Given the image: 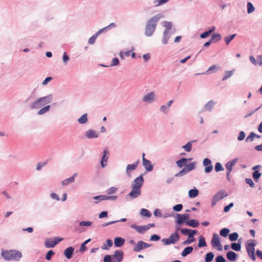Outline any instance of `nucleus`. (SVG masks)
Returning a JSON list of instances; mask_svg holds the SVG:
<instances>
[{
  "label": "nucleus",
  "mask_w": 262,
  "mask_h": 262,
  "mask_svg": "<svg viewBox=\"0 0 262 262\" xmlns=\"http://www.w3.org/2000/svg\"><path fill=\"white\" fill-rule=\"evenodd\" d=\"M164 17V13L160 12L148 19L145 25V35L147 37L151 36L156 30L158 21Z\"/></svg>",
  "instance_id": "nucleus-1"
},
{
  "label": "nucleus",
  "mask_w": 262,
  "mask_h": 262,
  "mask_svg": "<svg viewBox=\"0 0 262 262\" xmlns=\"http://www.w3.org/2000/svg\"><path fill=\"white\" fill-rule=\"evenodd\" d=\"M1 254L6 260H19L22 257L21 253L15 250H2Z\"/></svg>",
  "instance_id": "nucleus-2"
},
{
  "label": "nucleus",
  "mask_w": 262,
  "mask_h": 262,
  "mask_svg": "<svg viewBox=\"0 0 262 262\" xmlns=\"http://www.w3.org/2000/svg\"><path fill=\"white\" fill-rule=\"evenodd\" d=\"M162 24L165 29L163 33L162 41L163 44L166 45L170 37V34L168 35V33H170V30L171 29L173 24L171 21H163Z\"/></svg>",
  "instance_id": "nucleus-3"
},
{
  "label": "nucleus",
  "mask_w": 262,
  "mask_h": 262,
  "mask_svg": "<svg viewBox=\"0 0 262 262\" xmlns=\"http://www.w3.org/2000/svg\"><path fill=\"white\" fill-rule=\"evenodd\" d=\"M256 245L255 241L252 239L250 241V243H248L246 246V250L249 256L251 258L252 260H255V256L254 255L255 248L254 247Z\"/></svg>",
  "instance_id": "nucleus-4"
},
{
  "label": "nucleus",
  "mask_w": 262,
  "mask_h": 262,
  "mask_svg": "<svg viewBox=\"0 0 262 262\" xmlns=\"http://www.w3.org/2000/svg\"><path fill=\"white\" fill-rule=\"evenodd\" d=\"M180 239V235L177 232L172 233L168 238H163L162 241L165 245H169L171 244H175Z\"/></svg>",
  "instance_id": "nucleus-5"
},
{
  "label": "nucleus",
  "mask_w": 262,
  "mask_h": 262,
  "mask_svg": "<svg viewBox=\"0 0 262 262\" xmlns=\"http://www.w3.org/2000/svg\"><path fill=\"white\" fill-rule=\"evenodd\" d=\"M227 193L224 190H221L219 191L217 193H216L212 201V205L214 206L215 205L216 202L224 198L225 197L227 196Z\"/></svg>",
  "instance_id": "nucleus-6"
},
{
  "label": "nucleus",
  "mask_w": 262,
  "mask_h": 262,
  "mask_svg": "<svg viewBox=\"0 0 262 262\" xmlns=\"http://www.w3.org/2000/svg\"><path fill=\"white\" fill-rule=\"evenodd\" d=\"M211 245L214 248H217L219 250H222V245L220 243L219 236L217 234H213V237L211 240Z\"/></svg>",
  "instance_id": "nucleus-7"
},
{
  "label": "nucleus",
  "mask_w": 262,
  "mask_h": 262,
  "mask_svg": "<svg viewBox=\"0 0 262 262\" xmlns=\"http://www.w3.org/2000/svg\"><path fill=\"white\" fill-rule=\"evenodd\" d=\"M123 258V252L122 250H116L112 255L113 262H121Z\"/></svg>",
  "instance_id": "nucleus-8"
},
{
  "label": "nucleus",
  "mask_w": 262,
  "mask_h": 262,
  "mask_svg": "<svg viewBox=\"0 0 262 262\" xmlns=\"http://www.w3.org/2000/svg\"><path fill=\"white\" fill-rule=\"evenodd\" d=\"M42 106L39 98H37L29 105L28 108L31 110H38Z\"/></svg>",
  "instance_id": "nucleus-9"
},
{
  "label": "nucleus",
  "mask_w": 262,
  "mask_h": 262,
  "mask_svg": "<svg viewBox=\"0 0 262 262\" xmlns=\"http://www.w3.org/2000/svg\"><path fill=\"white\" fill-rule=\"evenodd\" d=\"M143 181L144 180L142 176H141L138 177L134 181L132 187L135 188L140 189L141 186L143 185Z\"/></svg>",
  "instance_id": "nucleus-10"
},
{
  "label": "nucleus",
  "mask_w": 262,
  "mask_h": 262,
  "mask_svg": "<svg viewBox=\"0 0 262 262\" xmlns=\"http://www.w3.org/2000/svg\"><path fill=\"white\" fill-rule=\"evenodd\" d=\"M42 106L47 105V104L50 103L53 100V97L52 94H49L47 96L38 98Z\"/></svg>",
  "instance_id": "nucleus-11"
},
{
  "label": "nucleus",
  "mask_w": 262,
  "mask_h": 262,
  "mask_svg": "<svg viewBox=\"0 0 262 262\" xmlns=\"http://www.w3.org/2000/svg\"><path fill=\"white\" fill-rule=\"evenodd\" d=\"M149 245L143 241H139L134 247L133 250L136 252H139L143 249L148 247Z\"/></svg>",
  "instance_id": "nucleus-12"
},
{
  "label": "nucleus",
  "mask_w": 262,
  "mask_h": 262,
  "mask_svg": "<svg viewBox=\"0 0 262 262\" xmlns=\"http://www.w3.org/2000/svg\"><path fill=\"white\" fill-rule=\"evenodd\" d=\"M155 93L153 92H151L146 95H145L143 97V101L147 103H151L152 102L155 101Z\"/></svg>",
  "instance_id": "nucleus-13"
},
{
  "label": "nucleus",
  "mask_w": 262,
  "mask_h": 262,
  "mask_svg": "<svg viewBox=\"0 0 262 262\" xmlns=\"http://www.w3.org/2000/svg\"><path fill=\"white\" fill-rule=\"evenodd\" d=\"M203 165L205 167V171L209 173L213 169V166L211 165V161L208 158H205L203 161Z\"/></svg>",
  "instance_id": "nucleus-14"
},
{
  "label": "nucleus",
  "mask_w": 262,
  "mask_h": 262,
  "mask_svg": "<svg viewBox=\"0 0 262 262\" xmlns=\"http://www.w3.org/2000/svg\"><path fill=\"white\" fill-rule=\"evenodd\" d=\"M189 215L188 214H178L177 217V222L178 224H181L183 222H186L188 220Z\"/></svg>",
  "instance_id": "nucleus-15"
},
{
  "label": "nucleus",
  "mask_w": 262,
  "mask_h": 262,
  "mask_svg": "<svg viewBox=\"0 0 262 262\" xmlns=\"http://www.w3.org/2000/svg\"><path fill=\"white\" fill-rule=\"evenodd\" d=\"M182 233L184 235H187L188 238H193L194 234H196V231L194 230H190L187 229H182L181 230Z\"/></svg>",
  "instance_id": "nucleus-16"
},
{
  "label": "nucleus",
  "mask_w": 262,
  "mask_h": 262,
  "mask_svg": "<svg viewBox=\"0 0 262 262\" xmlns=\"http://www.w3.org/2000/svg\"><path fill=\"white\" fill-rule=\"evenodd\" d=\"M131 227L135 229L138 232L142 233L144 231L148 230L149 229V227L148 226H139L135 225H131Z\"/></svg>",
  "instance_id": "nucleus-17"
},
{
  "label": "nucleus",
  "mask_w": 262,
  "mask_h": 262,
  "mask_svg": "<svg viewBox=\"0 0 262 262\" xmlns=\"http://www.w3.org/2000/svg\"><path fill=\"white\" fill-rule=\"evenodd\" d=\"M141 194V189L132 187L131 191L128 194L132 199L137 198Z\"/></svg>",
  "instance_id": "nucleus-18"
},
{
  "label": "nucleus",
  "mask_w": 262,
  "mask_h": 262,
  "mask_svg": "<svg viewBox=\"0 0 262 262\" xmlns=\"http://www.w3.org/2000/svg\"><path fill=\"white\" fill-rule=\"evenodd\" d=\"M142 162L143 165L147 171H150L152 170L153 166L151 164V162L149 160L146 159L145 158H143Z\"/></svg>",
  "instance_id": "nucleus-19"
},
{
  "label": "nucleus",
  "mask_w": 262,
  "mask_h": 262,
  "mask_svg": "<svg viewBox=\"0 0 262 262\" xmlns=\"http://www.w3.org/2000/svg\"><path fill=\"white\" fill-rule=\"evenodd\" d=\"M117 196H116V195L108 196V195H101L96 196L93 198L94 199H99V200H115L117 199Z\"/></svg>",
  "instance_id": "nucleus-20"
},
{
  "label": "nucleus",
  "mask_w": 262,
  "mask_h": 262,
  "mask_svg": "<svg viewBox=\"0 0 262 262\" xmlns=\"http://www.w3.org/2000/svg\"><path fill=\"white\" fill-rule=\"evenodd\" d=\"M215 103H216L213 100H211L209 101L204 106L203 110H204L205 111H208L210 112L213 109Z\"/></svg>",
  "instance_id": "nucleus-21"
},
{
  "label": "nucleus",
  "mask_w": 262,
  "mask_h": 262,
  "mask_svg": "<svg viewBox=\"0 0 262 262\" xmlns=\"http://www.w3.org/2000/svg\"><path fill=\"white\" fill-rule=\"evenodd\" d=\"M139 163V161H138L134 164H129L127 166L126 171V173L128 176H130L129 173L131 171H133L136 169Z\"/></svg>",
  "instance_id": "nucleus-22"
},
{
  "label": "nucleus",
  "mask_w": 262,
  "mask_h": 262,
  "mask_svg": "<svg viewBox=\"0 0 262 262\" xmlns=\"http://www.w3.org/2000/svg\"><path fill=\"white\" fill-rule=\"evenodd\" d=\"M74 249L72 247L67 248L64 251V254L68 259H70L73 255Z\"/></svg>",
  "instance_id": "nucleus-23"
},
{
  "label": "nucleus",
  "mask_w": 262,
  "mask_h": 262,
  "mask_svg": "<svg viewBox=\"0 0 262 262\" xmlns=\"http://www.w3.org/2000/svg\"><path fill=\"white\" fill-rule=\"evenodd\" d=\"M85 135L88 138H94L98 137L97 133L95 130L91 129L87 130Z\"/></svg>",
  "instance_id": "nucleus-24"
},
{
  "label": "nucleus",
  "mask_w": 262,
  "mask_h": 262,
  "mask_svg": "<svg viewBox=\"0 0 262 262\" xmlns=\"http://www.w3.org/2000/svg\"><path fill=\"white\" fill-rule=\"evenodd\" d=\"M125 243V239L122 237H116L114 239V244L116 247H121Z\"/></svg>",
  "instance_id": "nucleus-25"
},
{
  "label": "nucleus",
  "mask_w": 262,
  "mask_h": 262,
  "mask_svg": "<svg viewBox=\"0 0 262 262\" xmlns=\"http://www.w3.org/2000/svg\"><path fill=\"white\" fill-rule=\"evenodd\" d=\"M76 173H75L72 177L62 181L61 182V185L62 186H66L71 183H73L75 180V177L76 176Z\"/></svg>",
  "instance_id": "nucleus-26"
},
{
  "label": "nucleus",
  "mask_w": 262,
  "mask_h": 262,
  "mask_svg": "<svg viewBox=\"0 0 262 262\" xmlns=\"http://www.w3.org/2000/svg\"><path fill=\"white\" fill-rule=\"evenodd\" d=\"M236 160H233L232 161L228 162L226 164V168L227 169V172H228V173H231L233 166L236 163Z\"/></svg>",
  "instance_id": "nucleus-27"
},
{
  "label": "nucleus",
  "mask_w": 262,
  "mask_h": 262,
  "mask_svg": "<svg viewBox=\"0 0 262 262\" xmlns=\"http://www.w3.org/2000/svg\"><path fill=\"white\" fill-rule=\"evenodd\" d=\"M172 103V100L169 101L165 105L161 106L160 111L164 114L167 113V110L171 106Z\"/></svg>",
  "instance_id": "nucleus-28"
},
{
  "label": "nucleus",
  "mask_w": 262,
  "mask_h": 262,
  "mask_svg": "<svg viewBox=\"0 0 262 262\" xmlns=\"http://www.w3.org/2000/svg\"><path fill=\"white\" fill-rule=\"evenodd\" d=\"M191 160V159L182 158L180 160L177 161L176 162V164L179 167L181 168L183 166H184L186 165V163L187 161Z\"/></svg>",
  "instance_id": "nucleus-29"
},
{
  "label": "nucleus",
  "mask_w": 262,
  "mask_h": 262,
  "mask_svg": "<svg viewBox=\"0 0 262 262\" xmlns=\"http://www.w3.org/2000/svg\"><path fill=\"white\" fill-rule=\"evenodd\" d=\"M108 154V151L107 150H104L103 151V156L101 160V164L102 167H104L106 165V164H104V163H106L108 159V157H107V155Z\"/></svg>",
  "instance_id": "nucleus-30"
},
{
  "label": "nucleus",
  "mask_w": 262,
  "mask_h": 262,
  "mask_svg": "<svg viewBox=\"0 0 262 262\" xmlns=\"http://www.w3.org/2000/svg\"><path fill=\"white\" fill-rule=\"evenodd\" d=\"M186 224L190 227L195 228V227H197L199 226V223L198 221H197L196 220L192 219V220H188L186 222Z\"/></svg>",
  "instance_id": "nucleus-31"
},
{
  "label": "nucleus",
  "mask_w": 262,
  "mask_h": 262,
  "mask_svg": "<svg viewBox=\"0 0 262 262\" xmlns=\"http://www.w3.org/2000/svg\"><path fill=\"white\" fill-rule=\"evenodd\" d=\"M234 71H235L234 69L231 70V71H226L225 72L224 76L222 78V81H225V80L229 79V78H230L234 74Z\"/></svg>",
  "instance_id": "nucleus-32"
},
{
  "label": "nucleus",
  "mask_w": 262,
  "mask_h": 262,
  "mask_svg": "<svg viewBox=\"0 0 262 262\" xmlns=\"http://www.w3.org/2000/svg\"><path fill=\"white\" fill-rule=\"evenodd\" d=\"M236 257V254L232 251L228 252L227 254V258L231 261H235Z\"/></svg>",
  "instance_id": "nucleus-33"
},
{
  "label": "nucleus",
  "mask_w": 262,
  "mask_h": 262,
  "mask_svg": "<svg viewBox=\"0 0 262 262\" xmlns=\"http://www.w3.org/2000/svg\"><path fill=\"white\" fill-rule=\"evenodd\" d=\"M57 245V242L55 240H47L45 243V245L47 248H53Z\"/></svg>",
  "instance_id": "nucleus-34"
},
{
  "label": "nucleus",
  "mask_w": 262,
  "mask_h": 262,
  "mask_svg": "<svg viewBox=\"0 0 262 262\" xmlns=\"http://www.w3.org/2000/svg\"><path fill=\"white\" fill-rule=\"evenodd\" d=\"M51 106L50 105H46L43 107H41L37 112V115H42L50 110Z\"/></svg>",
  "instance_id": "nucleus-35"
},
{
  "label": "nucleus",
  "mask_w": 262,
  "mask_h": 262,
  "mask_svg": "<svg viewBox=\"0 0 262 262\" xmlns=\"http://www.w3.org/2000/svg\"><path fill=\"white\" fill-rule=\"evenodd\" d=\"M193 249L192 247H187L185 248L182 252V256L183 257L186 256L188 254L191 253L192 252Z\"/></svg>",
  "instance_id": "nucleus-36"
},
{
  "label": "nucleus",
  "mask_w": 262,
  "mask_h": 262,
  "mask_svg": "<svg viewBox=\"0 0 262 262\" xmlns=\"http://www.w3.org/2000/svg\"><path fill=\"white\" fill-rule=\"evenodd\" d=\"M198 194L199 191L196 189H190L188 192L189 196L191 198L196 197L198 195Z\"/></svg>",
  "instance_id": "nucleus-37"
},
{
  "label": "nucleus",
  "mask_w": 262,
  "mask_h": 262,
  "mask_svg": "<svg viewBox=\"0 0 262 262\" xmlns=\"http://www.w3.org/2000/svg\"><path fill=\"white\" fill-rule=\"evenodd\" d=\"M169 0H154L153 4L155 7H158L167 3Z\"/></svg>",
  "instance_id": "nucleus-38"
},
{
  "label": "nucleus",
  "mask_w": 262,
  "mask_h": 262,
  "mask_svg": "<svg viewBox=\"0 0 262 262\" xmlns=\"http://www.w3.org/2000/svg\"><path fill=\"white\" fill-rule=\"evenodd\" d=\"M219 70V68H217L216 66L215 65H212L211 67L209 68V69L204 73H203L202 74H209L210 73V72H212V73H214L218 71Z\"/></svg>",
  "instance_id": "nucleus-39"
},
{
  "label": "nucleus",
  "mask_w": 262,
  "mask_h": 262,
  "mask_svg": "<svg viewBox=\"0 0 262 262\" xmlns=\"http://www.w3.org/2000/svg\"><path fill=\"white\" fill-rule=\"evenodd\" d=\"M236 36V34H233L232 35H230L229 36H226L225 37V41L226 43L228 45L232 40L234 37Z\"/></svg>",
  "instance_id": "nucleus-40"
},
{
  "label": "nucleus",
  "mask_w": 262,
  "mask_h": 262,
  "mask_svg": "<svg viewBox=\"0 0 262 262\" xmlns=\"http://www.w3.org/2000/svg\"><path fill=\"white\" fill-rule=\"evenodd\" d=\"M98 33H97V32L94 34V35H93L88 40V43L90 44V45H94L96 41V39L97 37V36H98Z\"/></svg>",
  "instance_id": "nucleus-41"
},
{
  "label": "nucleus",
  "mask_w": 262,
  "mask_h": 262,
  "mask_svg": "<svg viewBox=\"0 0 262 262\" xmlns=\"http://www.w3.org/2000/svg\"><path fill=\"white\" fill-rule=\"evenodd\" d=\"M140 214L142 216H145L148 217H150L151 215L150 212L146 209H141Z\"/></svg>",
  "instance_id": "nucleus-42"
},
{
  "label": "nucleus",
  "mask_w": 262,
  "mask_h": 262,
  "mask_svg": "<svg viewBox=\"0 0 262 262\" xmlns=\"http://www.w3.org/2000/svg\"><path fill=\"white\" fill-rule=\"evenodd\" d=\"M195 162H192L188 165H186V167H185L184 168L185 169V170H186V171L188 172L191 170H192L193 169H194L195 167Z\"/></svg>",
  "instance_id": "nucleus-43"
},
{
  "label": "nucleus",
  "mask_w": 262,
  "mask_h": 262,
  "mask_svg": "<svg viewBox=\"0 0 262 262\" xmlns=\"http://www.w3.org/2000/svg\"><path fill=\"white\" fill-rule=\"evenodd\" d=\"M214 254L212 252H209L206 254L205 257V261L206 262H210L211 261L214 257Z\"/></svg>",
  "instance_id": "nucleus-44"
},
{
  "label": "nucleus",
  "mask_w": 262,
  "mask_h": 262,
  "mask_svg": "<svg viewBox=\"0 0 262 262\" xmlns=\"http://www.w3.org/2000/svg\"><path fill=\"white\" fill-rule=\"evenodd\" d=\"M199 244L198 246L200 248L202 247H206L207 246L205 238L203 236H200L199 237Z\"/></svg>",
  "instance_id": "nucleus-45"
},
{
  "label": "nucleus",
  "mask_w": 262,
  "mask_h": 262,
  "mask_svg": "<svg viewBox=\"0 0 262 262\" xmlns=\"http://www.w3.org/2000/svg\"><path fill=\"white\" fill-rule=\"evenodd\" d=\"M255 10V8L251 2H248L247 3V13L248 14H250L254 12Z\"/></svg>",
  "instance_id": "nucleus-46"
},
{
  "label": "nucleus",
  "mask_w": 262,
  "mask_h": 262,
  "mask_svg": "<svg viewBox=\"0 0 262 262\" xmlns=\"http://www.w3.org/2000/svg\"><path fill=\"white\" fill-rule=\"evenodd\" d=\"M193 141L188 142L186 145L183 146V148L187 152H190L191 150L192 143Z\"/></svg>",
  "instance_id": "nucleus-47"
},
{
  "label": "nucleus",
  "mask_w": 262,
  "mask_h": 262,
  "mask_svg": "<svg viewBox=\"0 0 262 262\" xmlns=\"http://www.w3.org/2000/svg\"><path fill=\"white\" fill-rule=\"evenodd\" d=\"M113 245V242L111 239H107L106 242V244H104L102 246V248L103 249H107L108 248L112 247Z\"/></svg>",
  "instance_id": "nucleus-48"
},
{
  "label": "nucleus",
  "mask_w": 262,
  "mask_h": 262,
  "mask_svg": "<svg viewBox=\"0 0 262 262\" xmlns=\"http://www.w3.org/2000/svg\"><path fill=\"white\" fill-rule=\"evenodd\" d=\"M231 248L236 251L241 250V246L239 243H233L231 244Z\"/></svg>",
  "instance_id": "nucleus-49"
},
{
  "label": "nucleus",
  "mask_w": 262,
  "mask_h": 262,
  "mask_svg": "<svg viewBox=\"0 0 262 262\" xmlns=\"http://www.w3.org/2000/svg\"><path fill=\"white\" fill-rule=\"evenodd\" d=\"M238 237V234L236 232H234L230 234L229 236V239L231 241H235Z\"/></svg>",
  "instance_id": "nucleus-50"
},
{
  "label": "nucleus",
  "mask_w": 262,
  "mask_h": 262,
  "mask_svg": "<svg viewBox=\"0 0 262 262\" xmlns=\"http://www.w3.org/2000/svg\"><path fill=\"white\" fill-rule=\"evenodd\" d=\"M229 230L227 228H223L220 231V235L223 237H227L229 233Z\"/></svg>",
  "instance_id": "nucleus-51"
},
{
  "label": "nucleus",
  "mask_w": 262,
  "mask_h": 262,
  "mask_svg": "<svg viewBox=\"0 0 262 262\" xmlns=\"http://www.w3.org/2000/svg\"><path fill=\"white\" fill-rule=\"evenodd\" d=\"M211 36L212 39H214L216 42L220 41L222 38V35L220 33H214Z\"/></svg>",
  "instance_id": "nucleus-52"
},
{
  "label": "nucleus",
  "mask_w": 262,
  "mask_h": 262,
  "mask_svg": "<svg viewBox=\"0 0 262 262\" xmlns=\"http://www.w3.org/2000/svg\"><path fill=\"white\" fill-rule=\"evenodd\" d=\"M261 173H260L258 170H255L253 173V178L255 180V181H257V180L261 176Z\"/></svg>",
  "instance_id": "nucleus-53"
},
{
  "label": "nucleus",
  "mask_w": 262,
  "mask_h": 262,
  "mask_svg": "<svg viewBox=\"0 0 262 262\" xmlns=\"http://www.w3.org/2000/svg\"><path fill=\"white\" fill-rule=\"evenodd\" d=\"M255 137H256L257 138L259 137L258 136H256V135L252 132L250 133V134L247 137L246 140V141H252L253 140H254V138Z\"/></svg>",
  "instance_id": "nucleus-54"
},
{
  "label": "nucleus",
  "mask_w": 262,
  "mask_h": 262,
  "mask_svg": "<svg viewBox=\"0 0 262 262\" xmlns=\"http://www.w3.org/2000/svg\"><path fill=\"white\" fill-rule=\"evenodd\" d=\"M223 170L224 168H223L222 164L219 162L216 163L215 166V170L216 172H219Z\"/></svg>",
  "instance_id": "nucleus-55"
},
{
  "label": "nucleus",
  "mask_w": 262,
  "mask_h": 262,
  "mask_svg": "<svg viewBox=\"0 0 262 262\" xmlns=\"http://www.w3.org/2000/svg\"><path fill=\"white\" fill-rule=\"evenodd\" d=\"M119 64V60L117 57H114L113 58L111 66H116Z\"/></svg>",
  "instance_id": "nucleus-56"
},
{
  "label": "nucleus",
  "mask_w": 262,
  "mask_h": 262,
  "mask_svg": "<svg viewBox=\"0 0 262 262\" xmlns=\"http://www.w3.org/2000/svg\"><path fill=\"white\" fill-rule=\"evenodd\" d=\"M78 121L81 124L86 122L88 121L87 116H81V117L78 119Z\"/></svg>",
  "instance_id": "nucleus-57"
},
{
  "label": "nucleus",
  "mask_w": 262,
  "mask_h": 262,
  "mask_svg": "<svg viewBox=\"0 0 262 262\" xmlns=\"http://www.w3.org/2000/svg\"><path fill=\"white\" fill-rule=\"evenodd\" d=\"M117 191V188L116 187H111L107 190V193L108 194H114Z\"/></svg>",
  "instance_id": "nucleus-58"
},
{
  "label": "nucleus",
  "mask_w": 262,
  "mask_h": 262,
  "mask_svg": "<svg viewBox=\"0 0 262 262\" xmlns=\"http://www.w3.org/2000/svg\"><path fill=\"white\" fill-rule=\"evenodd\" d=\"M187 172L185 170V168L182 169L181 170H180L179 172L175 174L176 177H181L185 174H186Z\"/></svg>",
  "instance_id": "nucleus-59"
},
{
  "label": "nucleus",
  "mask_w": 262,
  "mask_h": 262,
  "mask_svg": "<svg viewBox=\"0 0 262 262\" xmlns=\"http://www.w3.org/2000/svg\"><path fill=\"white\" fill-rule=\"evenodd\" d=\"M210 35V31H207L200 34V38L204 39L208 37Z\"/></svg>",
  "instance_id": "nucleus-60"
},
{
  "label": "nucleus",
  "mask_w": 262,
  "mask_h": 262,
  "mask_svg": "<svg viewBox=\"0 0 262 262\" xmlns=\"http://www.w3.org/2000/svg\"><path fill=\"white\" fill-rule=\"evenodd\" d=\"M62 59H63V62H64V63L65 64H66L67 63V62L70 59L69 57L67 54L66 52H64V53H63V55L62 56Z\"/></svg>",
  "instance_id": "nucleus-61"
},
{
  "label": "nucleus",
  "mask_w": 262,
  "mask_h": 262,
  "mask_svg": "<svg viewBox=\"0 0 262 262\" xmlns=\"http://www.w3.org/2000/svg\"><path fill=\"white\" fill-rule=\"evenodd\" d=\"M54 254V252L52 250L49 251L46 255V258L49 260L51 258V256Z\"/></svg>",
  "instance_id": "nucleus-62"
},
{
  "label": "nucleus",
  "mask_w": 262,
  "mask_h": 262,
  "mask_svg": "<svg viewBox=\"0 0 262 262\" xmlns=\"http://www.w3.org/2000/svg\"><path fill=\"white\" fill-rule=\"evenodd\" d=\"M182 208H183V206L182 204H178V205H175L173 207V209L174 210H175L176 211H180L182 209Z\"/></svg>",
  "instance_id": "nucleus-63"
},
{
  "label": "nucleus",
  "mask_w": 262,
  "mask_h": 262,
  "mask_svg": "<svg viewBox=\"0 0 262 262\" xmlns=\"http://www.w3.org/2000/svg\"><path fill=\"white\" fill-rule=\"evenodd\" d=\"M216 262H225L226 260L222 255L218 256L215 259Z\"/></svg>",
  "instance_id": "nucleus-64"
}]
</instances>
